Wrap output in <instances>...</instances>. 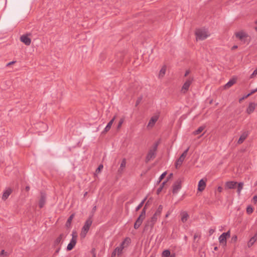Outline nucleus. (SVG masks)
<instances>
[{"label":"nucleus","mask_w":257,"mask_h":257,"mask_svg":"<svg viewBox=\"0 0 257 257\" xmlns=\"http://www.w3.org/2000/svg\"><path fill=\"white\" fill-rule=\"evenodd\" d=\"M162 210L163 206L160 205L153 216L146 222L145 227L146 229H147L148 227H150L151 229H153L154 224L157 222L158 218L160 216Z\"/></svg>","instance_id":"1"},{"label":"nucleus","mask_w":257,"mask_h":257,"mask_svg":"<svg viewBox=\"0 0 257 257\" xmlns=\"http://www.w3.org/2000/svg\"><path fill=\"white\" fill-rule=\"evenodd\" d=\"M159 143L158 142H156L149 149L148 153L146 157L145 162L146 163L149 162L151 160H153L155 158L157 155V151Z\"/></svg>","instance_id":"2"},{"label":"nucleus","mask_w":257,"mask_h":257,"mask_svg":"<svg viewBox=\"0 0 257 257\" xmlns=\"http://www.w3.org/2000/svg\"><path fill=\"white\" fill-rule=\"evenodd\" d=\"M196 40H203L206 39L209 34L205 29H198L195 31Z\"/></svg>","instance_id":"3"},{"label":"nucleus","mask_w":257,"mask_h":257,"mask_svg":"<svg viewBox=\"0 0 257 257\" xmlns=\"http://www.w3.org/2000/svg\"><path fill=\"white\" fill-rule=\"evenodd\" d=\"M92 220L91 219V217H89L85 221L84 225L82 228L81 233L80 234L81 237H84L85 236L92 224Z\"/></svg>","instance_id":"4"},{"label":"nucleus","mask_w":257,"mask_h":257,"mask_svg":"<svg viewBox=\"0 0 257 257\" xmlns=\"http://www.w3.org/2000/svg\"><path fill=\"white\" fill-rule=\"evenodd\" d=\"M183 178H179L173 185L172 193L176 194L182 187V183L183 182Z\"/></svg>","instance_id":"5"},{"label":"nucleus","mask_w":257,"mask_h":257,"mask_svg":"<svg viewBox=\"0 0 257 257\" xmlns=\"http://www.w3.org/2000/svg\"><path fill=\"white\" fill-rule=\"evenodd\" d=\"M72 237L70 243L67 246V250H72L76 244L77 235L76 232L73 231L72 233Z\"/></svg>","instance_id":"6"},{"label":"nucleus","mask_w":257,"mask_h":257,"mask_svg":"<svg viewBox=\"0 0 257 257\" xmlns=\"http://www.w3.org/2000/svg\"><path fill=\"white\" fill-rule=\"evenodd\" d=\"M189 148H188L180 156L178 159L176 161L175 163V167L176 168H179L181 165L184 160H185V157L187 156V153L188 152Z\"/></svg>","instance_id":"7"},{"label":"nucleus","mask_w":257,"mask_h":257,"mask_svg":"<svg viewBox=\"0 0 257 257\" xmlns=\"http://www.w3.org/2000/svg\"><path fill=\"white\" fill-rule=\"evenodd\" d=\"M230 236V231L228 230L226 232H223L222 234H221L220 236L219 237L218 240L219 243L224 245L225 246L226 245V239L227 238L229 237Z\"/></svg>","instance_id":"8"},{"label":"nucleus","mask_w":257,"mask_h":257,"mask_svg":"<svg viewBox=\"0 0 257 257\" xmlns=\"http://www.w3.org/2000/svg\"><path fill=\"white\" fill-rule=\"evenodd\" d=\"M235 35L237 38L243 43L246 42L245 39L248 37L247 34L242 31L235 33Z\"/></svg>","instance_id":"9"},{"label":"nucleus","mask_w":257,"mask_h":257,"mask_svg":"<svg viewBox=\"0 0 257 257\" xmlns=\"http://www.w3.org/2000/svg\"><path fill=\"white\" fill-rule=\"evenodd\" d=\"M31 35V33H28L25 35H23L20 37V40L27 46H29L31 43V39L29 36Z\"/></svg>","instance_id":"10"},{"label":"nucleus","mask_w":257,"mask_h":257,"mask_svg":"<svg viewBox=\"0 0 257 257\" xmlns=\"http://www.w3.org/2000/svg\"><path fill=\"white\" fill-rule=\"evenodd\" d=\"M193 78L189 77L184 83L181 91L183 93H185L189 89V88L191 84L192 81H193Z\"/></svg>","instance_id":"11"},{"label":"nucleus","mask_w":257,"mask_h":257,"mask_svg":"<svg viewBox=\"0 0 257 257\" xmlns=\"http://www.w3.org/2000/svg\"><path fill=\"white\" fill-rule=\"evenodd\" d=\"M64 234L61 233L60 235L54 240L53 246L54 247L57 246L58 245L61 244L63 242V238L64 237Z\"/></svg>","instance_id":"12"},{"label":"nucleus","mask_w":257,"mask_h":257,"mask_svg":"<svg viewBox=\"0 0 257 257\" xmlns=\"http://www.w3.org/2000/svg\"><path fill=\"white\" fill-rule=\"evenodd\" d=\"M159 118L158 116L157 115H154L152 116L150 120H149V122L148 124L147 127H152L155 124V123L157 122Z\"/></svg>","instance_id":"13"},{"label":"nucleus","mask_w":257,"mask_h":257,"mask_svg":"<svg viewBox=\"0 0 257 257\" xmlns=\"http://www.w3.org/2000/svg\"><path fill=\"white\" fill-rule=\"evenodd\" d=\"M206 185V180L204 179L200 180L198 185V190L201 192L203 191L205 189Z\"/></svg>","instance_id":"14"},{"label":"nucleus","mask_w":257,"mask_h":257,"mask_svg":"<svg viewBox=\"0 0 257 257\" xmlns=\"http://www.w3.org/2000/svg\"><path fill=\"white\" fill-rule=\"evenodd\" d=\"M46 197L45 194L44 193H41V198L39 203V206L40 208H42L44 206L46 202Z\"/></svg>","instance_id":"15"},{"label":"nucleus","mask_w":257,"mask_h":257,"mask_svg":"<svg viewBox=\"0 0 257 257\" xmlns=\"http://www.w3.org/2000/svg\"><path fill=\"white\" fill-rule=\"evenodd\" d=\"M115 119V116H114L110 121L109 122L107 123V124L106 125V127L104 128V130L102 132V133L103 134H105L106 133H107V132H108L111 127V125H112L114 120Z\"/></svg>","instance_id":"16"},{"label":"nucleus","mask_w":257,"mask_h":257,"mask_svg":"<svg viewBox=\"0 0 257 257\" xmlns=\"http://www.w3.org/2000/svg\"><path fill=\"white\" fill-rule=\"evenodd\" d=\"M256 104L254 102H251L249 104L247 109H246V112L248 114H250L252 112H253L255 108Z\"/></svg>","instance_id":"17"},{"label":"nucleus","mask_w":257,"mask_h":257,"mask_svg":"<svg viewBox=\"0 0 257 257\" xmlns=\"http://www.w3.org/2000/svg\"><path fill=\"white\" fill-rule=\"evenodd\" d=\"M12 192V189L9 188H7L3 193V196H2V199L3 200H6L8 199L9 196L11 195V194Z\"/></svg>","instance_id":"18"},{"label":"nucleus","mask_w":257,"mask_h":257,"mask_svg":"<svg viewBox=\"0 0 257 257\" xmlns=\"http://www.w3.org/2000/svg\"><path fill=\"white\" fill-rule=\"evenodd\" d=\"M248 135V132H244L243 133H242L238 140L237 143L238 144H242L243 142V141L246 139Z\"/></svg>","instance_id":"19"},{"label":"nucleus","mask_w":257,"mask_h":257,"mask_svg":"<svg viewBox=\"0 0 257 257\" xmlns=\"http://www.w3.org/2000/svg\"><path fill=\"white\" fill-rule=\"evenodd\" d=\"M126 159L125 158L123 159L121 162L120 167L118 169V173L119 174H121L123 172V170L126 166Z\"/></svg>","instance_id":"20"},{"label":"nucleus","mask_w":257,"mask_h":257,"mask_svg":"<svg viewBox=\"0 0 257 257\" xmlns=\"http://www.w3.org/2000/svg\"><path fill=\"white\" fill-rule=\"evenodd\" d=\"M236 79L233 78L231 79L224 86V89H228L236 83Z\"/></svg>","instance_id":"21"},{"label":"nucleus","mask_w":257,"mask_h":257,"mask_svg":"<svg viewBox=\"0 0 257 257\" xmlns=\"http://www.w3.org/2000/svg\"><path fill=\"white\" fill-rule=\"evenodd\" d=\"M181 220L182 222L184 223L187 221L189 218V215L186 211H183L181 213Z\"/></svg>","instance_id":"22"},{"label":"nucleus","mask_w":257,"mask_h":257,"mask_svg":"<svg viewBox=\"0 0 257 257\" xmlns=\"http://www.w3.org/2000/svg\"><path fill=\"white\" fill-rule=\"evenodd\" d=\"M144 219H143V218H140V217H139L137 220L136 221L135 224H134V228L137 229L138 228H139V227L141 226V225L142 224L143 220Z\"/></svg>","instance_id":"23"},{"label":"nucleus","mask_w":257,"mask_h":257,"mask_svg":"<svg viewBox=\"0 0 257 257\" xmlns=\"http://www.w3.org/2000/svg\"><path fill=\"white\" fill-rule=\"evenodd\" d=\"M236 184V182L228 181L226 183L225 186L228 189H233L235 187Z\"/></svg>","instance_id":"24"},{"label":"nucleus","mask_w":257,"mask_h":257,"mask_svg":"<svg viewBox=\"0 0 257 257\" xmlns=\"http://www.w3.org/2000/svg\"><path fill=\"white\" fill-rule=\"evenodd\" d=\"M147 204H148V202L145 204L144 207L143 208V210H142L141 213L140 215V216H139V217H140V218H143L144 219L145 218Z\"/></svg>","instance_id":"25"},{"label":"nucleus","mask_w":257,"mask_h":257,"mask_svg":"<svg viewBox=\"0 0 257 257\" xmlns=\"http://www.w3.org/2000/svg\"><path fill=\"white\" fill-rule=\"evenodd\" d=\"M147 204H148V202L145 204L144 207L143 208V210H142L141 213L140 215V216H139V217H140V218H143L144 219L145 218Z\"/></svg>","instance_id":"26"},{"label":"nucleus","mask_w":257,"mask_h":257,"mask_svg":"<svg viewBox=\"0 0 257 257\" xmlns=\"http://www.w3.org/2000/svg\"><path fill=\"white\" fill-rule=\"evenodd\" d=\"M205 127L204 126H201L199 127L196 131L193 132V135H197L199 134L205 129Z\"/></svg>","instance_id":"27"},{"label":"nucleus","mask_w":257,"mask_h":257,"mask_svg":"<svg viewBox=\"0 0 257 257\" xmlns=\"http://www.w3.org/2000/svg\"><path fill=\"white\" fill-rule=\"evenodd\" d=\"M166 71V66H164L160 70L159 74V78H162L164 77V75L165 74Z\"/></svg>","instance_id":"28"},{"label":"nucleus","mask_w":257,"mask_h":257,"mask_svg":"<svg viewBox=\"0 0 257 257\" xmlns=\"http://www.w3.org/2000/svg\"><path fill=\"white\" fill-rule=\"evenodd\" d=\"M243 183L239 182L238 184L237 192L238 196H239L240 194V192H241V190L243 188Z\"/></svg>","instance_id":"29"},{"label":"nucleus","mask_w":257,"mask_h":257,"mask_svg":"<svg viewBox=\"0 0 257 257\" xmlns=\"http://www.w3.org/2000/svg\"><path fill=\"white\" fill-rule=\"evenodd\" d=\"M129 240H130V239L128 238H126L120 244V246H117L118 247H119L120 249H121V250H123V248H124V244L125 243V242L126 241H128V243H129Z\"/></svg>","instance_id":"30"},{"label":"nucleus","mask_w":257,"mask_h":257,"mask_svg":"<svg viewBox=\"0 0 257 257\" xmlns=\"http://www.w3.org/2000/svg\"><path fill=\"white\" fill-rule=\"evenodd\" d=\"M167 180H168V179ZM167 181L168 180L163 182L162 183V184L160 185V186L158 188L157 191V193L158 194H159L162 191V189H163L165 184L166 183Z\"/></svg>","instance_id":"31"},{"label":"nucleus","mask_w":257,"mask_h":257,"mask_svg":"<svg viewBox=\"0 0 257 257\" xmlns=\"http://www.w3.org/2000/svg\"><path fill=\"white\" fill-rule=\"evenodd\" d=\"M256 240L253 237H252L248 241V243H247V245L249 247L250 246H251L254 243V242L256 241Z\"/></svg>","instance_id":"32"},{"label":"nucleus","mask_w":257,"mask_h":257,"mask_svg":"<svg viewBox=\"0 0 257 257\" xmlns=\"http://www.w3.org/2000/svg\"><path fill=\"white\" fill-rule=\"evenodd\" d=\"M146 200V198H145L144 199H143L142 202L139 204V205L136 207V211H138L143 206L145 201Z\"/></svg>","instance_id":"33"},{"label":"nucleus","mask_w":257,"mask_h":257,"mask_svg":"<svg viewBox=\"0 0 257 257\" xmlns=\"http://www.w3.org/2000/svg\"><path fill=\"white\" fill-rule=\"evenodd\" d=\"M170 255V251L169 250L166 249L163 251L162 256L168 257Z\"/></svg>","instance_id":"34"},{"label":"nucleus","mask_w":257,"mask_h":257,"mask_svg":"<svg viewBox=\"0 0 257 257\" xmlns=\"http://www.w3.org/2000/svg\"><path fill=\"white\" fill-rule=\"evenodd\" d=\"M73 216H74V215L72 214L68 218L67 221L66 223V226H68V225H69L71 224L72 220V219L73 218Z\"/></svg>","instance_id":"35"},{"label":"nucleus","mask_w":257,"mask_h":257,"mask_svg":"<svg viewBox=\"0 0 257 257\" xmlns=\"http://www.w3.org/2000/svg\"><path fill=\"white\" fill-rule=\"evenodd\" d=\"M253 212V208L250 206H248L246 208V212L248 214H251Z\"/></svg>","instance_id":"36"},{"label":"nucleus","mask_w":257,"mask_h":257,"mask_svg":"<svg viewBox=\"0 0 257 257\" xmlns=\"http://www.w3.org/2000/svg\"><path fill=\"white\" fill-rule=\"evenodd\" d=\"M124 122V118H121L119 121V122L117 124V129H119L121 127V125L122 124V123H123Z\"/></svg>","instance_id":"37"},{"label":"nucleus","mask_w":257,"mask_h":257,"mask_svg":"<svg viewBox=\"0 0 257 257\" xmlns=\"http://www.w3.org/2000/svg\"><path fill=\"white\" fill-rule=\"evenodd\" d=\"M103 165H102V164L99 165L98 167L96 170V171H95L96 173H97V174L99 173L100 172L101 170L103 169Z\"/></svg>","instance_id":"38"},{"label":"nucleus","mask_w":257,"mask_h":257,"mask_svg":"<svg viewBox=\"0 0 257 257\" xmlns=\"http://www.w3.org/2000/svg\"><path fill=\"white\" fill-rule=\"evenodd\" d=\"M114 250H115V251H116V253H117V255H120V254L122 253V250H121V249H120V248H119V247H116L115 248Z\"/></svg>","instance_id":"39"},{"label":"nucleus","mask_w":257,"mask_h":257,"mask_svg":"<svg viewBox=\"0 0 257 257\" xmlns=\"http://www.w3.org/2000/svg\"><path fill=\"white\" fill-rule=\"evenodd\" d=\"M0 255L8 256L9 255V254L7 252H6L5 250H2L0 253Z\"/></svg>","instance_id":"40"},{"label":"nucleus","mask_w":257,"mask_h":257,"mask_svg":"<svg viewBox=\"0 0 257 257\" xmlns=\"http://www.w3.org/2000/svg\"><path fill=\"white\" fill-rule=\"evenodd\" d=\"M257 75V68L254 70L253 73L250 75V78H254Z\"/></svg>","instance_id":"41"},{"label":"nucleus","mask_w":257,"mask_h":257,"mask_svg":"<svg viewBox=\"0 0 257 257\" xmlns=\"http://www.w3.org/2000/svg\"><path fill=\"white\" fill-rule=\"evenodd\" d=\"M166 172H164L160 177L159 178V181H161L166 176Z\"/></svg>","instance_id":"42"},{"label":"nucleus","mask_w":257,"mask_h":257,"mask_svg":"<svg viewBox=\"0 0 257 257\" xmlns=\"http://www.w3.org/2000/svg\"><path fill=\"white\" fill-rule=\"evenodd\" d=\"M252 202L254 203V204H256V202H257V195H255L253 196L252 199Z\"/></svg>","instance_id":"43"},{"label":"nucleus","mask_w":257,"mask_h":257,"mask_svg":"<svg viewBox=\"0 0 257 257\" xmlns=\"http://www.w3.org/2000/svg\"><path fill=\"white\" fill-rule=\"evenodd\" d=\"M257 91V88L253 89L251 91V92L247 94V96H250L251 94H253L254 93L256 92Z\"/></svg>","instance_id":"44"},{"label":"nucleus","mask_w":257,"mask_h":257,"mask_svg":"<svg viewBox=\"0 0 257 257\" xmlns=\"http://www.w3.org/2000/svg\"><path fill=\"white\" fill-rule=\"evenodd\" d=\"M142 100V97L138 98V100L136 101V106H137L141 102Z\"/></svg>","instance_id":"45"},{"label":"nucleus","mask_w":257,"mask_h":257,"mask_svg":"<svg viewBox=\"0 0 257 257\" xmlns=\"http://www.w3.org/2000/svg\"><path fill=\"white\" fill-rule=\"evenodd\" d=\"M214 231H215L214 229H210L209 230V235H211L214 232Z\"/></svg>","instance_id":"46"},{"label":"nucleus","mask_w":257,"mask_h":257,"mask_svg":"<svg viewBox=\"0 0 257 257\" xmlns=\"http://www.w3.org/2000/svg\"><path fill=\"white\" fill-rule=\"evenodd\" d=\"M232 240L235 242L237 239V236L236 235H234L232 237Z\"/></svg>","instance_id":"47"},{"label":"nucleus","mask_w":257,"mask_h":257,"mask_svg":"<svg viewBox=\"0 0 257 257\" xmlns=\"http://www.w3.org/2000/svg\"><path fill=\"white\" fill-rule=\"evenodd\" d=\"M222 190H223V188L221 186H219L217 188V191L219 192H221L222 191Z\"/></svg>","instance_id":"48"},{"label":"nucleus","mask_w":257,"mask_h":257,"mask_svg":"<svg viewBox=\"0 0 257 257\" xmlns=\"http://www.w3.org/2000/svg\"><path fill=\"white\" fill-rule=\"evenodd\" d=\"M16 62V61H14L10 62L7 64V66H9L12 64L15 63Z\"/></svg>","instance_id":"49"},{"label":"nucleus","mask_w":257,"mask_h":257,"mask_svg":"<svg viewBox=\"0 0 257 257\" xmlns=\"http://www.w3.org/2000/svg\"><path fill=\"white\" fill-rule=\"evenodd\" d=\"M190 70H186V72H185V75H184V76L185 77H186L188 76V75L190 73Z\"/></svg>","instance_id":"50"},{"label":"nucleus","mask_w":257,"mask_h":257,"mask_svg":"<svg viewBox=\"0 0 257 257\" xmlns=\"http://www.w3.org/2000/svg\"><path fill=\"white\" fill-rule=\"evenodd\" d=\"M116 251H115L114 250H113V251L112 252V254H111V255L112 256H113L114 257L115 256V255L116 254Z\"/></svg>","instance_id":"51"},{"label":"nucleus","mask_w":257,"mask_h":257,"mask_svg":"<svg viewBox=\"0 0 257 257\" xmlns=\"http://www.w3.org/2000/svg\"><path fill=\"white\" fill-rule=\"evenodd\" d=\"M256 240H257V231L256 232H255V233L254 234V235H253V236H252Z\"/></svg>","instance_id":"52"},{"label":"nucleus","mask_w":257,"mask_h":257,"mask_svg":"<svg viewBox=\"0 0 257 257\" xmlns=\"http://www.w3.org/2000/svg\"><path fill=\"white\" fill-rule=\"evenodd\" d=\"M96 206H94L92 208V212L93 213L96 211Z\"/></svg>","instance_id":"53"},{"label":"nucleus","mask_w":257,"mask_h":257,"mask_svg":"<svg viewBox=\"0 0 257 257\" xmlns=\"http://www.w3.org/2000/svg\"><path fill=\"white\" fill-rule=\"evenodd\" d=\"M60 249V247H58V248L56 249V250L55 251V253H58L59 252V251Z\"/></svg>","instance_id":"54"},{"label":"nucleus","mask_w":257,"mask_h":257,"mask_svg":"<svg viewBox=\"0 0 257 257\" xmlns=\"http://www.w3.org/2000/svg\"><path fill=\"white\" fill-rule=\"evenodd\" d=\"M170 213L169 212H168L165 215V217L166 218L168 217V216L170 215Z\"/></svg>","instance_id":"55"},{"label":"nucleus","mask_w":257,"mask_h":257,"mask_svg":"<svg viewBox=\"0 0 257 257\" xmlns=\"http://www.w3.org/2000/svg\"><path fill=\"white\" fill-rule=\"evenodd\" d=\"M29 190H30V187H29V186H26V190L27 191H29Z\"/></svg>","instance_id":"56"},{"label":"nucleus","mask_w":257,"mask_h":257,"mask_svg":"<svg viewBox=\"0 0 257 257\" xmlns=\"http://www.w3.org/2000/svg\"><path fill=\"white\" fill-rule=\"evenodd\" d=\"M237 48V46H236V45H234L232 47V49H236Z\"/></svg>","instance_id":"57"},{"label":"nucleus","mask_w":257,"mask_h":257,"mask_svg":"<svg viewBox=\"0 0 257 257\" xmlns=\"http://www.w3.org/2000/svg\"><path fill=\"white\" fill-rule=\"evenodd\" d=\"M197 237H198V235H197L196 234H194V239H196V238Z\"/></svg>","instance_id":"58"},{"label":"nucleus","mask_w":257,"mask_h":257,"mask_svg":"<svg viewBox=\"0 0 257 257\" xmlns=\"http://www.w3.org/2000/svg\"><path fill=\"white\" fill-rule=\"evenodd\" d=\"M243 99H244V97H242L239 100V102H240Z\"/></svg>","instance_id":"59"},{"label":"nucleus","mask_w":257,"mask_h":257,"mask_svg":"<svg viewBox=\"0 0 257 257\" xmlns=\"http://www.w3.org/2000/svg\"><path fill=\"white\" fill-rule=\"evenodd\" d=\"M249 96H247V94L245 96H244L243 97H244V98H246L247 97H248Z\"/></svg>","instance_id":"60"},{"label":"nucleus","mask_w":257,"mask_h":257,"mask_svg":"<svg viewBox=\"0 0 257 257\" xmlns=\"http://www.w3.org/2000/svg\"><path fill=\"white\" fill-rule=\"evenodd\" d=\"M173 176V174L171 173L169 175V178H171Z\"/></svg>","instance_id":"61"},{"label":"nucleus","mask_w":257,"mask_h":257,"mask_svg":"<svg viewBox=\"0 0 257 257\" xmlns=\"http://www.w3.org/2000/svg\"><path fill=\"white\" fill-rule=\"evenodd\" d=\"M184 239H185V240H187V237L186 236H184Z\"/></svg>","instance_id":"62"},{"label":"nucleus","mask_w":257,"mask_h":257,"mask_svg":"<svg viewBox=\"0 0 257 257\" xmlns=\"http://www.w3.org/2000/svg\"><path fill=\"white\" fill-rule=\"evenodd\" d=\"M92 257H96L95 254H93V256H92Z\"/></svg>","instance_id":"63"},{"label":"nucleus","mask_w":257,"mask_h":257,"mask_svg":"<svg viewBox=\"0 0 257 257\" xmlns=\"http://www.w3.org/2000/svg\"><path fill=\"white\" fill-rule=\"evenodd\" d=\"M255 30L257 31V27H255Z\"/></svg>","instance_id":"64"}]
</instances>
